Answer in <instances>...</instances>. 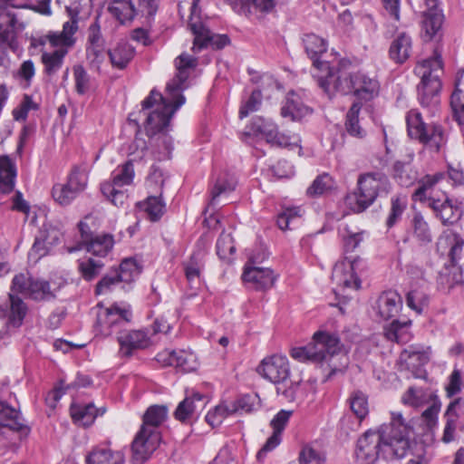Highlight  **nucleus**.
I'll return each instance as SVG.
<instances>
[{
	"label": "nucleus",
	"mask_w": 464,
	"mask_h": 464,
	"mask_svg": "<svg viewBox=\"0 0 464 464\" xmlns=\"http://www.w3.org/2000/svg\"><path fill=\"white\" fill-rule=\"evenodd\" d=\"M174 63L177 72L167 83L165 96L153 89L141 102L140 113L146 117L145 130L149 136L167 130L174 113L185 103L186 99L182 92L188 86L187 81L197 67L198 59L188 53H181Z\"/></svg>",
	"instance_id": "obj_1"
},
{
	"label": "nucleus",
	"mask_w": 464,
	"mask_h": 464,
	"mask_svg": "<svg viewBox=\"0 0 464 464\" xmlns=\"http://www.w3.org/2000/svg\"><path fill=\"white\" fill-rule=\"evenodd\" d=\"M411 428L401 412H392L391 421L377 430H367L357 441L356 459L360 464H373L380 457L400 459L411 450Z\"/></svg>",
	"instance_id": "obj_2"
},
{
	"label": "nucleus",
	"mask_w": 464,
	"mask_h": 464,
	"mask_svg": "<svg viewBox=\"0 0 464 464\" xmlns=\"http://www.w3.org/2000/svg\"><path fill=\"white\" fill-rule=\"evenodd\" d=\"M131 313L129 309L112 305L101 310L97 314V331L103 336L117 334L121 357H130L137 351L144 350L151 344L150 337L146 330H131L122 332L121 328L130 321Z\"/></svg>",
	"instance_id": "obj_3"
},
{
	"label": "nucleus",
	"mask_w": 464,
	"mask_h": 464,
	"mask_svg": "<svg viewBox=\"0 0 464 464\" xmlns=\"http://www.w3.org/2000/svg\"><path fill=\"white\" fill-rule=\"evenodd\" d=\"M167 418L168 408L165 405H151L144 412L142 425L131 444L135 460H147L157 449L160 439L158 428Z\"/></svg>",
	"instance_id": "obj_4"
},
{
	"label": "nucleus",
	"mask_w": 464,
	"mask_h": 464,
	"mask_svg": "<svg viewBox=\"0 0 464 464\" xmlns=\"http://www.w3.org/2000/svg\"><path fill=\"white\" fill-rule=\"evenodd\" d=\"M415 71L421 78L418 85L419 101L422 107L428 108L434 113L440 104L439 93L441 88L440 78L443 72L440 54L435 51L432 57L420 62Z\"/></svg>",
	"instance_id": "obj_5"
},
{
	"label": "nucleus",
	"mask_w": 464,
	"mask_h": 464,
	"mask_svg": "<svg viewBox=\"0 0 464 464\" xmlns=\"http://www.w3.org/2000/svg\"><path fill=\"white\" fill-rule=\"evenodd\" d=\"M391 190L388 178L381 172H369L360 175L357 189L346 198L347 204L355 213L363 212L373 204L379 196Z\"/></svg>",
	"instance_id": "obj_6"
},
{
	"label": "nucleus",
	"mask_w": 464,
	"mask_h": 464,
	"mask_svg": "<svg viewBox=\"0 0 464 464\" xmlns=\"http://www.w3.org/2000/svg\"><path fill=\"white\" fill-rule=\"evenodd\" d=\"M322 344L320 350L324 358L318 360L317 363H320L323 371L327 372L326 380H329L348 367L349 358L343 351V345L337 334L324 331Z\"/></svg>",
	"instance_id": "obj_7"
},
{
	"label": "nucleus",
	"mask_w": 464,
	"mask_h": 464,
	"mask_svg": "<svg viewBox=\"0 0 464 464\" xmlns=\"http://www.w3.org/2000/svg\"><path fill=\"white\" fill-rule=\"evenodd\" d=\"M11 291L36 302H49L56 297V293L51 289L48 281L23 273L14 276Z\"/></svg>",
	"instance_id": "obj_8"
},
{
	"label": "nucleus",
	"mask_w": 464,
	"mask_h": 464,
	"mask_svg": "<svg viewBox=\"0 0 464 464\" xmlns=\"http://www.w3.org/2000/svg\"><path fill=\"white\" fill-rule=\"evenodd\" d=\"M409 136L424 144H430L439 150L443 141V131L440 125H427L423 122L420 112L411 110L406 116Z\"/></svg>",
	"instance_id": "obj_9"
},
{
	"label": "nucleus",
	"mask_w": 464,
	"mask_h": 464,
	"mask_svg": "<svg viewBox=\"0 0 464 464\" xmlns=\"http://www.w3.org/2000/svg\"><path fill=\"white\" fill-rule=\"evenodd\" d=\"M318 86L329 96L332 97L334 92L354 94L353 73L339 72L336 73L329 67L328 71L321 72V74L314 73Z\"/></svg>",
	"instance_id": "obj_10"
},
{
	"label": "nucleus",
	"mask_w": 464,
	"mask_h": 464,
	"mask_svg": "<svg viewBox=\"0 0 464 464\" xmlns=\"http://www.w3.org/2000/svg\"><path fill=\"white\" fill-rule=\"evenodd\" d=\"M66 12L70 16V21H67L63 25L62 32L48 33L49 43L53 47H60L59 49H66L72 47L75 44L74 34L78 30V19L81 10L79 4L74 2L66 6Z\"/></svg>",
	"instance_id": "obj_11"
},
{
	"label": "nucleus",
	"mask_w": 464,
	"mask_h": 464,
	"mask_svg": "<svg viewBox=\"0 0 464 464\" xmlns=\"http://www.w3.org/2000/svg\"><path fill=\"white\" fill-rule=\"evenodd\" d=\"M256 372L275 384H283L290 377L288 359L285 355L277 353L266 356L257 366Z\"/></svg>",
	"instance_id": "obj_12"
},
{
	"label": "nucleus",
	"mask_w": 464,
	"mask_h": 464,
	"mask_svg": "<svg viewBox=\"0 0 464 464\" xmlns=\"http://www.w3.org/2000/svg\"><path fill=\"white\" fill-rule=\"evenodd\" d=\"M9 432L17 433L22 439L28 436L30 428L24 423L20 412L11 407L0 392V440Z\"/></svg>",
	"instance_id": "obj_13"
},
{
	"label": "nucleus",
	"mask_w": 464,
	"mask_h": 464,
	"mask_svg": "<svg viewBox=\"0 0 464 464\" xmlns=\"http://www.w3.org/2000/svg\"><path fill=\"white\" fill-rule=\"evenodd\" d=\"M358 261L357 256H345L343 262L334 266L332 277L339 288L338 291L357 290L361 287V280L355 273Z\"/></svg>",
	"instance_id": "obj_14"
},
{
	"label": "nucleus",
	"mask_w": 464,
	"mask_h": 464,
	"mask_svg": "<svg viewBox=\"0 0 464 464\" xmlns=\"http://www.w3.org/2000/svg\"><path fill=\"white\" fill-rule=\"evenodd\" d=\"M107 53L105 41L99 24V16H97L88 28L86 56L91 64L99 68L105 60Z\"/></svg>",
	"instance_id": "obj_15"
},
{
	"label": "nucleus",
	"mask_w": 464,
	"mask_h": 464,
	"mask_svg": "<svg viewBox=\"0 0 464 464\" xmlns=\"http://www.w3.org/2000/svg\"><path fill=\"white\" fill-rule=\"evenodd\" d=\"M242 279L248 287L266 291L274 285L276 275L270 268L254 266L247 263L245 266Z\"/></svg>",
	"instance_id": "obj_16"
},
{
	"label": "nucleus",
	"mask_w": 464,
	"mask_h": 464,
	"mask_svg": "<svg viewBox=\"0 0 464 464\" xmlns=\"http://www.w3.org/2000/svg\"><path fill=\"white\" fill-rule=\"evenodd\" d=\"M389 58L396 64L404 63L412 53V38L405 31L396 28L391 35Z\"/></svg>",
	"instance_id": "obj_17"
},
{
	"label": "nucleus",
	"mask_w": 464,
	"mask_h": 464,
	"mask_svg": "<svg viewBox=\"0 0 464 464\" xmlns=\"http://www.w3.org/2000/svg\"><path fill=\"white\" fill-rule=\"evenodd\" d=\"M402 308V298L395 291L383 292L373 306L378 320L387 321L395 317Z\"/></svg>",
	"instance_id": "obj_18"
},
{
	"label": "nucleus",
	"mask_w": 464,
	"mask_h": 464,
	"mask_svg": "<svg viewBox=\"0 0 464 464\" xmlns=\"http://www.w3.org/2000/svg\"><path fill=\"white\" fill-rule=\"evenodd\" d=\"M463 248L464 239L459 234L451 230L444 231L438 238V252L441 255L447 254L453 265L460 260Z\"/></svg>",
	"instance_id": "obj_19"
},
{
	"label": "nucleus",
	"mask_w": 464,
	"mask_h": 464,
	"mask_svg": "<svg viewBox=\"0 0 464 464\" xmlns=\"http://www.w3.org/2000/svg\"><path fill=\"white\" fill-rule=\"evenodd\" d=\"M293 411L281 410L271 420L270 425L274 431L272 435L266 440L264 446L257 452V459H261L266 455L275 450L281 442V434L285 428Z\"/></svg>",
	"instance_id": "obj_20"
},
{
	"label": "nucleus",
	"mask_w": 464,
	"mask_h": 464,
	"mask_svg": "<svg viewBox=\"0 0 464 464\" xmlns=\"http://www.w3.org/2000/svg\"><path fill=\"white\" fill-rule=\"evenodd\" d=\"M18 21L14 13L4 10L0 13V42L14 53L20 49L17 40Z\"/></svg>",
	"instance_id": "obj_21"
},
{
	"label": "nucleus",
	"mask_w": 464,
	"mask_h": 464,
	"mask_svg": "<svg viewBox=\"0 0 464 464\" xmlns=\"http://www.w3.org/2000/svg\"><path fill=\"white\" fill-rule=\"evenodd\" d=\"M400 358L407 369L412 372L414 378H423L425 376L423 366L430 361V349L420 350L410 346L401 353Z\"/></svg>",
	"instance_id": "obj_22"
},
{
	"label": "nucleus",
	"mask_w": 464,
	"mask_h": 464,
	"mask_svg": "<svg viewBox=\"0 0 464 464\" xmlns=\"http://www.w3.org/2000/svg\"><path fill=\"white\" fill-rule=\"evenodd\" d=\"M354 95L363 101H371L380 92V83L375 77H370L363 72H353Z\"/></svg>",
	"instance_id": "obj_23"
},
{
	"label": "nucleus",
	"mask_w": 464,
	"mask_h": 464,
	"mask_svg": "<svg viewBox=\"0 0 464 464\" xmlns=\"http://www.w3.org/2000/svg\"><path fill=\"white\" fill-rule=\"evenodd\" d=\"M438 3L436 1L434 6H427L422 14L421 31L425 41H430L441 29L444 15L438 8Z\"/></svg>",
	"instance_id": "obj_24"
},
{
	"label": "nucleus",
	"mask_w": 464,
	"mask_h": 464,
	"mask_svg": "<svg viewBox=\"0 0 464 464\" xmlns=\"http://www.w3.org/2000/svg\"><path fill=\"white\" fill-rule=\"evenodd\" d=\"M304 50L308 56L313 60V64L318 71H328L329 63L319 60V56L325 53L327 49L324 39L314 34H305L303 38Z\"/></svg>",
	"instance_id": "obj_25"
},
{
	"label": "nucleus",
	"mask_w": 464,
	"mask_h": 464,
	"mask_svg": "<svg viewBox=\"0 0 464 464\" xmlns=\"http://www.w3.org/2000/svg\"><path fill=\"white\" fill-rule=\"evenodd\" d=\"M406 304L417 314L425 313L430 304V294L425 282L412 285L406 295Z\"/></svg>",
	"instance_id": "obj_26"
},
{
	"label": "nucleus",
	"mask_w": 464,
	"mask_h": 464,
	"mask_svg": "<svg viewBox=\"0 0 464 464\" xmlns=\"http://www.w3.org/2000/svg\"><path fill=\"white\" fill-rule=\"evenodd\" d=\"M324 331H318L314 334L313 343L306 346L295 347L291 350V356L299 362H317L323 357L321 348L323 347L322 339Z\"/></svg>",
	"instance_id": "obj_27"
},
{
	"label": "nucleus",
	"mask_w": 464,
	"mask_h": 464,
	"mask_svg": "<svg viewBox=\"0 0 464 464\" xmlns=\"http://www.w3.org/2000/svg\"><path fill=\"white\" fill-rule=\"evenodd\" d=\"M430 208L443 225H452L461 217V210L450 198L444 200L430 198Z\"/></svg>",
	"instance_id": "obj_28"
},
{
	"label": "nucleus",
	"mask_w": 464,
	"mask_h": 464,
	"mask_svg": "<svg viewBox=\"0 0 464 464\" xmlns=\"http://www.w3.org/2000/svg\"><path fill=\"white\" fill-rule=\"evenodd\" d=\"M10 305L8 309L0 308L3 315L7 316V326L19 327L22 325L23 321L27 313V305L16 295L10 293L9 295Z\"/></svg>",
	"instance_id": "obj_29"
},
{
	"label": "nucleus",
	"mask_w": 464,
	"mask_h": 464,
	"mask_svg": "<svg viewBox=\"0 0 464 464\" xmlns=\"http://www.w3.org/2000/svg\"><path fill=\"white\" fill-rule=\"evenodd\" d=\"M229 44L226 34H213L207 27L195 35L192 50L199 52L203 48L211 46L214 49H222Z\"/></svg>",
	"instance_id": "obj_30"
},
{
	"label": "nucleus",
	"mask_w": 464,
	"mask_h": 464,
	"mask_svg": "<svg viewBox=\"0 0 464 464\" xmlns=\"http://www.w3.org/2000/svg\"><path fill=\"white\" fill-rule=\"evenodd\" d=\"M311 112L310 108L304 105L295 92L288 93L285 103L281 109V115L284 118L289 117L292 121H300Z\"/></svg>",
	"instance_id": "obj_31"
},
{
	"label": "nucleus",
	"mask_w": 464,
	"mask_h": 464,
	"mask_svg": "<svg viewBox=\"0 0 464 464\" xmlns=\"http://www.w3.org/2000/svg\"><path fill=\"white\" fill-rule=\"evenodd\" d=\"M87 464H124L121 451H113L109 448L97 447L86 457Z\"/></svg>",
	"instance_id": "obj_32"
},
{
	"label": "nucleus",
	"mask_w": 464,
	"mask_h": 464,
	"mask_svg": "<svg viewBox=\"0 0 464 464\" xmlns=\"http://www.w3.org/2000/svg\"><path fill=\"white\" fill-rule=\"evenodd\" d=\"M410 231L418 244L425 246L432 241V233L424 217L416 212L410 222Z\"/></svg>",
	"instance_id": "obj_33"
},
{
	"label": "nucleus",
	"mask_w": 464,
	"mask_h": 464,
	"mask_svg": "<svg viewBox=\"0 0 464 464\" xmlns=\"http://www.w3.org/2000/svg\"><path fill=\"white\" fill-rule=\"evenodd\" d=\"M114 245V238L111 234H100L94 235L82 248L87 252L99 257H104L112 249Z\"/></svg>",
	"instance_id": "obj_34"
},
{
	"label": "nucleus",
	"mask_w": 464,
	"mask_h": 464,
	"mask_svg": "<svg viewBox=\"0 0 464 464\" xmlns=\"http://www.w3.org/2000/svg\"><path fill=\"white\" fill-rule=\"evenodd\" d=\"M135 54L134 48L126 42H120L113 49L108 51L113 67L124 69Z\"/></svg>",
	"instance_id": "obj_35"
},
{
	"label": "nucleus",
	"mask_w": 464,
	"mask_h": 464,
	"mask_svg": "<svg viewBox=\"0 0 464 464\" xmlns=\"http://www.w3.org/2000/svg\"><path fill=\"white\" fill-rule=\"evenodd\" d=\"M108 10L122 24L138 16L132 0H113Z\"/></svg>",
	"instance_id": "obj_36"
},
{
	"label": "nucleus",
	"mask_w": 464,
	"mask_h": 464,
	"mask_svg": "<svg viewBox=\"0 0 464 464\" xmlns=\"http://www.w3.org/2000/svg\"><path fill=\"white\" fill-rule=\"evenodd\" d=\"M203 396L198 392H194L191 396H187L180 401L174 412L176 420L185 422L196 413L198 403L203 404Z\"/></svg>",
	"instance_id": "obj_37"
},
{
	"label": "nucleus",
	"mask_w": 464,
	"mask_h": 464,
	"mask_svg": "<svg viewBox=\"0 0 464 464\" xmlns=\"http://www.w3.org/2000/svg\"><path fill=\"white\" fill-rule=\"evenodd\" d=\"M411 326V320H393L384 328V335L390 341L406 343L410 340Z\"/></svg>",
	"instance_id": "obj_38"
},
{
	"label": "nucleus",
	"mask_w": 464,
	"mask_h": 464,
	"mask_svg": "<svg viewBox=\"0 0 464 464\" xmlns=\"http://www.w3.org/2000/svg\"><path fill=\"white\" fill-rule=\"evenodd\" d=\"M336 187V182L328 173L317 176L306 189L310 198H318L331 193Z\"/></svg>",
	"instance_id": "obj_39"
},
{
	"label": "nucleus",
	"mask_w": 464,
	"mask_h": 464,
	"mask_svg": "<svg viewBox=\"0 0 464 464\" xmlns=\"http://www.w3.org/2000/svg\"><path fill=\"white\" fill-rule=\"evenodd\" d=\"M67 53L66 49H57L51 53L44 52L41 56L44 72L48 76L54 75L62 68Z\"/></svg>",
	"instance_id": "obj_40"
},
{
	"label": "nucleus",
	"mask_w": 464,
	"mask_h": 464,
	"mask_svg": "<svg viewBox=\"0 0 464 464\" xmlns=\"http://www.w3.org/2000/svg\"><path fill=\"white\" fill-rule=\"evenodd\" d=\"M70 412L74 422L84 427L92 425L97 417V409L92 403L72 404Z\"/></svg>",
	"instance_id": "obj_41"
},
{
	"label": "nucleus",
	"mask_w": 464,
	"mask_h": 464,
	"mask_svg": "<svg viewBox=\"0 0 464 464\" xmlns=\"http://www.w3.org/2000/svg\"><path fill=\"white\" fill-rule=\"evenodd\" d=\"M362 105L360 102H353L346 114L345 130L350 136L362 139L366 136V130L361 126L359 113Z\"/></svg>",
	"instance_id": "obj_42"
},
{
	"label": "nucleus",
	"mask_w": 464,
	"mask_h": 464,
	"mask_svg": "<svg viewBox=\"0 0 464 464\" xmlns=\"http://www.w3.org/2000/svg\"><path fill=\"white\" fill-rule=\"evenodd\" d=\"M236 186L237 179L234 176L227 173L219 176L217 179L210 192V205L215 206L217 204L218 198L221 195H227L232 192L236 188Z\"/></svg>",
	"instance_id": "obj_43"
},
{
	"label": "nucleus",
	"mask_w": 464,
	"mask_h": 464,
	"mask_svg": "<svg viewBox=\"0 0 464 464\" xmlns=\"http://www.w3.org/2000/svg\"><path fill=\"white\" fill-rule=\"evenodd\" d=\"M132 161L133 160H130L125 163L118 166L111 172V180L108 181L109 184H113L119 188L131 184L135 174Z\"/></svg>",
	"instance_id": "obj_44"
},
{
	"label": "nucleus",
	"mask_w": 464,
	"mask_h": 464,
	"mask_svg": "<svg viewBox=\"0 0 464 464\" xmlns=\"http://www.w3.org/2000/svg\"><path fill=\"white\" fill-rule=\"evenodd\" d=\"M407 206L408 199L406 196L397 194L391 198V208L386 219V226L389 228L392 227L401 219Z\"/></svg>",
	"instance_id": "obj_45"
},
{
	"label": "nucleus",
	"mask_w": 464,
	"mask_h": 464,
	"mask_svg": "<svg viewBox=\"0 0 464 464\" xmlns=\"http://www.w3.org/2000/svg\"><path fill=\"white\" fill-rule=\"evenodd\" d=\"M138 207L147 213L150 221H158L165 212V203L160 197L150 196L139 202Z\"/></svg>",
	"instance_id": "obj_46"
},
{
	"label": "nucleus",
	"mask_w": 464,
	"mask_h": 464,
	"mask_svg": "<svg viewBox=\"0 0 464 464\" xmlns=\"http://www.w3.org/2000/svg\"><path fill=\"white\" fill-rule=\"evenodd\" d=\"M104 267V263L101 259L88 257L78 262V271L82 277L86 281H92L96 278Z\"/></svg>",
	"instance_id": "obj_47"
},
{
	"label": "nucleus",
	"mask_w": 464,
	"mask_h": 464,
	"mask_svg": "<svg viewBox=\"0 0 464 464\" xmlns=\"http://www.w3.org/2000/svg\"><path fill=\"white\" fill-rule=\"evenodd\" d=\"M459 399L451 401L449 404L447 411L445 412L446 424L442 436V441L445 443L451 442L455 439V431L458 421V414L456 413L455 409L459 404Z\"/></svg>",
	"instance_id": "obj_48"
},
{
	"label": "nucleus",
	"mask_w": 464,
	"mask_h": 464,
	"mask_svg": "<svg viewBox=\"0 0 464 464\" xmlns=\"http://www.w3.org/2000/svg\"><path fill=\"white\" fill-rule=\"evenodd\" d=\"M445 178L446 176L443 173H436L434 175L425 176L419 181L418 188L415 189L412 195V199L425 201L427 199L428 190L432 188L437 183Z\"/></svg>",
	"instance_id": "obj_49"
},
{
	"label": "nucleus",
	"mask_w": 464,
	"mask_h": 464,
	"mask_svg": "<svg viewBox=\"0 0 464 464\" xmlns=\"http://www.w3.org/2000/svg\"><path fill=\"white\" fill-rule=\"evenodd\" d=\"M267 143L279 148H294L300 147L301 139L295 133L282 132L278 130V127H276V131L273 133L272 138L268 140Z\"/></svg>",
	"instance_id": "obj_50"
},
{
	"label": "nucleus",
	"mask_w": 464,
	"mask_h": 464,
	"mask_svg": "<svg viewBox=\"0 0 464 464\" xmlns=\"http://www.w3.org/2000/svg\"><path fill=\"white\" fill-rule=\"evenodd\" d=\"M121 282L131 283L140 274V269L136 261L127 258L121 262L119 269L113 270Z\"/></svg>",
	"instance_id": "obj_51"
},
{
	"label": "nucleus",
	"mask_w": 464,
	"mask_h": 464,
	"mask_svg": "<svg viewBox=\"0 0 464 464\" xmlns=\"http://www.w3.org/2000/svg\"><path fill=\"white\" fill-rule=\"evenodd\" d=\"M101 191L116 207H122L128 199V194L125 189H121V188L113 184H109V182L102 183Z\"/></svg>",
	"instance_id": "obj_52"
},
{
	"label": "nucleus",
	"mask_w": 464,
	"mask_h": 464,
	"mask_svg": "<svg viewBox=\"0 0 464 464\" xmlns=\"http://www.w3.org/2000/svg\"><path fill=\"white\" fill-rule=\"evenodd\" d=\"M276 127V124L269 119L256 117L251 121L250 131L255 135L263 136L267 142L272 138Z\"/></svg>",
	"instance_id": "obj_53"
},
{
	"label": "nucleus",
	"mask_w": 464,
	"mask_h": 464,
	"mask_svg": "<svg viewBox=\"0 0 464 464\" xmlns=\"http://www.w3.org/2000/svg\"><path fill=\"white\" fill-rule=\"evenodd\" d=\"M350 408L359 420H363L369 412L366 395L360 392H353L349 398Z\"/></svg>",
	"instance_id": "obj_54"
},
{
	"label": "nucleus",
	"mask_w": 464,
	"mask_h": 464,
	"mask_svg": "<svg viewBox=\"0 0 464 464\" xmlns=\"http://www.w3.org/2000/svg\"><path fill=\"white\" fill-rule=\"evenodd\" d=\"M35 72L34 63L28 59L20 64L18 69L14 72V76L24 88H28L32 84Z\"/></svg>",
	"instance_id": "obj_55"
},
{
	"label": "nucleus",
	"mask_w": 464,
	"mask_h": 464,
	"mask_svg": "<svg viewBox=\"0 0 464 464\" xmlns=\"http://www.w3.org/2000/svg\"><path fill=\"white\" fill-rule=\"evenodd\" d=\"M363 231H353L349 227H344L342 233L343 246L345 256L353 253L363 241Z\"/></svg>",
	"instance_id": "obj_56"
},
{
	"label": "nucleus",
	"mask_w": 464,
	"mask_h": 464,
	"mask_svg": "<svg viewBox=\"0 0 464 464\" xmlns=\"http://www.w3.org/2000/svg\"><path fill=\"white\" fill-rule=\"evenodd\" d=\"M276 0H250L248 4V14H254L258 18H264L266 15L276 11Z\"/></svg>",
	"instance_id": "obj_57"
},
{
	"label": "nucleus",
	"mask_w": 464,
	"mask_h": 464,
	"mask_svg": "<svg viewBox=\"0 0 464 464\" xmlns=\"http://www.w3.org/2000/svg\"><path fill=\"white\" fill-rule=\"evenodd\" d=\"M174 367L180 368L184 372H192L197 369L196 355L186 350L176 351Z\"/></svg>",
	"instance_id": "obj_58"
},
{
	"label": "nucleus",
	"mask_w": 464,
	"mask_h": 464,
	"mask_svg": "<svg viewBox=\"0 0 464 464\" xmlns=\"http://www.w3.org/2000/svg\"><path fill=\"white\" fill-rule=\"evenodd\" d=\"M161 0H132V5L138 16L150 19L153 17L160 6Z\"/></svg>",
	"instance_id": "obj_59"
},
{
	"label": "nucleus",
	"mask_w": 464,
	"mask_h": 464,
	"mask_svg": "<svg viewBox=\"0 0 464 464\" xmlns=\"http://www.w3.org/2000/svg\"><path fill=\"white\" fill-rule=\"evenodd\" d=\"M73 77L75 91L78 94L83 95L91 89V79L86 70L82 65L73 67Z\"/></svg>",
	"instance_id": "obj_60"
},
{
	"label": "nucleus",
	"mask_w": 464,
	"mask_h": 464,
	"mask_svg": "<svg viewBox=\"0 0 464 464\" xmlns=\"http://www.w3.org/2000/svg\"><path fill=\"white\" fill-rule=\"evenodd\" d=\"M302 216V209L299 207H291L284 208L276 218V224L281 230L289 228L291 223Z\"/></svg>",
	"instance_id": "obj_61"
},
{
	"label": "nucleus",
	"mask_w": 464,
	"mask_h": 464,
	"mask_svg": "<svg viewBox=\"0 0 464 464\" xmlns=\"http://www.w3.org/2000/svg\"><path fill=\"white\" fill-rule=\"evenodd\" d=\"M78 194L72 190L69 185L56 184L53 187L52 196L53 199L61 205H68Z\"/></svg>",
	"instance_id": "obj_62"
},
{
	"label": "nucleus",
	"mask_w": 464,
	"mask_h": 464,
	"mask_svg": "<svg viewBox=\"0 0 464 464\" xmlns=\"http://www.w3.org/2000/svg\"><path fill=\"white\" fill-rule=\"evenodd\" d=\"M298 459L299 464H324L325 460L324 455L310 445L302 448Z\"/></svg>",
	"instance_id": "obj_63"
},
{
	"label": "nucleus",
	"mask_w": 464,
	"mask_h": 464,
	"mask_svg": "<svg viewBox=\"0 0 464 464\" xmlns=\"http://www.w3.org/2000/svg\"><path fill=\"white\" fill-rule=\"evenodd\" d=\"M450 105L453 115L459 125H464V92L456 89L451 94Z\"/></svg>",
	"instance_id": "obj_64"
}]
</instances>
